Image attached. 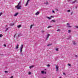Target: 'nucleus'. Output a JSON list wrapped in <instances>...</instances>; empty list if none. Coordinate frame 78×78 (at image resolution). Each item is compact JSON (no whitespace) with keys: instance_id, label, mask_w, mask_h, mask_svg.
Instances as JSON below:
<instances>
[{"instance_id":"nucleus-1","label":"nucleus","mask_w":78,"mask_h":78,"mask_svg":"<svg viewBox=\"0 0 78 78\" xmlns=\"http://www.w3.org/2000/svg\"><path fill=\"white\" fill-rule=\"evenodd\" d=\"M21 4V2H20L18 3V5L17 6H15V8H17V9H21L22 8V6L20 5Z\"/></svg>"},{"instance_id":"nucleus-2","label":"nucleus","mask_w":78,"mask_h":78,"mask_svg":"<svg viewBox=\"0 0 78 78\" xmlns=\"http://www.w3.org/2000/svg\"><path fill=\"white\" fill-rule=\"evenodd\" d=\"M23 45L21 44L20 47V52H22V49L23 48Z\"/></svg>"},{"instance_id":"nucleus-3","label":"nucleus","mask_w":78,"mask_h":78,"mask_svg":"<svg viewBox=\"0 0 78 78\" xmlns=\"http://www.w3.org/2000/svg\"><path fill=\"white\" fill-rule=\"evenodd\" d=\"M55 69H56V72H58V70H59V66H58V65L56 66Z\"/></svg>"},{"instance_id":"nucleus-4","label":"nucleus","mask_w":78,"mask_h":78,"mask_svg":"<svg viewBox=\"0 0 78 78\" xmlns=\"http://www.w3.org/2000/svg\"><path fill=\"white\" fill-rule=\"evenodd\" d=\"M67 27H68L69 28H70V27H72V26H70V24H69V23H67Z\"/></svg>"},{"instance_id":"nucleus-5","label":"nucleus","mask_w":78,"mask_h":78,"mask_svg":"<svg viewBox=\"0 0 78 78\" xmlns=\"http://www.w3.org/2000/svg\"><path fill=\"white\" fill-rule=\"evenodd\" d=\"M40 13V12H39L38 11L36 13H35V15H36V16H38V15H39Z\"/></svg>"},{"instance_id":"nucleus-6","label":"nucleus","mask_w":78,"mask_h":78,"mask_svg":"<svg viewBox=\"0 0 78 78\" xmlns=\"http://www.w3.org/2000/svg\"><path fill=\"white\" fill-rule=\"evenodd\" d=\"M18 14H19V13L18 12L14 14V17H16V16H17V15H18Z\"/></svg>"},{"instance_id":"nucleus-7","label":"nucleus","mask_w":78,"mask_h":78,"mask_svg":"<svg viewBox=\"0 0 78 78\" xmlns=\"http://www.w3.org/2000/svg\"><path fill=\"white\" fill-rule=\"evenodd\" d=\"M41 73L42 74H46V72H44V71H41Z\"/></svg>"},{"instance_id":"nucleus-8","label":"nucleus","mask_w":78,"mask_h":78,"mask_svg":"<svg viewBox=\"0 0 78 78\" xmlns=\"http://www.w3.org/2000/svg\"><path fill=\"white\" fill-rule=\"evenodd\" d=\"M49 36H50V34H48L47 36V37H46V40H48V37H49Z\"/></svg>"},{"instance_id":"nucleus-9","label":"nucleus","mask_w":78,"mask_h":78,"mask_svg":"<svg viewBox=\"0 0 78 78\" xmlns=\"http://www.w3.org/2000/svg\"><path fill=\"white\" fill-rule=\"evenodd\" d=\"M34 67V65L30 66H29V68L30 69H32V68H33V67Z\"/></svg>"},{"instance_id":"nucleus-10","label":"nucleus","mask_w":78,"mask_h":78,"mask_svg":"<svg viewBox=\"0 0 78 78\" xmlns=\"http://www.w3.org/2000/svg\"><path fill=\"white\" fill-rule=\"evenodd\" d=\"M29 1H30V0H27V2L26 3V6H27V5H28V2H29Z\"/></svg>"},{"instance_id":"nucleus-11","label":"nucleus","mask_w":78,"mask_h":78,"mask_svg":"<svg viewBox=\"0 0 78 78\" xmlns=\"http://www.w3.org/2000/svg\"><path fill=\"white\" fill-rule=\"evenodd\" d=\"M48 2L47 1H46L44 2V4L45 5H48Z\"/></svg>"},{"instance_id":"nucleus-12","label":"nucleus","mask_w":78,"mask_h":78,"mask_svg":"<svg viewBox=\"0 0 78 78\" xmlns=\"http://www.w3.org/2000/svg\"><path fill=\"white\" fill-rule=\"evenodd\" d=\"M34 25H31L30 27V29H31V28H32V27H33Z\"/></svg>"},{"instance_id":"nucleus-13","label":"nucleus","mask_w":78,"mask_h":78,"mask_svg":"<svg viewBox=\"0 0 78 78\" xmlns=\"http://www.w3.org/2000/svg\"><path fill=\"white\" fill-rule=\"evenodd\" d=\"M19 48V44H17V45H16V49H17V48Z\"/></svg>"},{"instance_id":"nucleus-14","label":"nucleus","mask_w":78,"mask_h":78,"mask_svg":"<svg viewBox=\"0 0 78 78\" xmlns=\"http://www.w3.org/2000/svg\"><path fill=\"white\" fill-rule=\"evenodd\" d=\"M73 43L74 45H75V44H76V43H75V41H73Z\"/></svg>"},{"instance_id":"nucleus-15","label":"nucleus","mask_w":78,"mask_h":78,"mask_svg":"<svg viewBox=\"0 0 78 78\" xmlns=\"http://www.w3.org/2000/svg\"><path fill=\"white\" fill-rule=\"evenodd\" d=\"M76 0L75 1H73V2H72V4H74V3H75V2H76Z\"/></svg>"},{"instance_id":"nucleus-16","label":"nucleus","mask_w":78,"mask_h":78,"mask_svg":"<svg viewBox=\"0 0 78 78\" xmlns=\"http://www.w3.org/2000/svg\"><path fill=\"white\" fill-rule=\"evenodd\" d=\"M46 18H47V19H51V17H47Z\"/></svg>"},{"instance_id":"nucleus-17","label":"nucleus","mask_w":78,"mask_h":78,"mask_svg":"<svg viewBox=\"0 0 78 78\" xmlns=\"http://www.w3.org/2000/svg\"><path fill=\"white\" fill-rule=\"evenodd\" d=\"M14 25V23L10 24V26H13Z\"/></svg>"},{"instance_id":"nucleus-18","label":"nucleus","mask_w":78,"mask_h":78,"mask_svg":"<svg viewBox=\"0 0 78 78\" xmlns=\"http://www.w3.org/2000/svg\"><path fill=\"white\" fill-rule=\"evenodd\" d=\"M18 28H20L21 27V25H19L17 26Z\"/></svg>"},{"instance_id":"nucleus-19","label":"nucleus","mask_w":78,"mask_h":78,"mask_svg":"<svg viewBox=\"0 0 78 78\" xmlns=\"http://www.w3.org/2000/svg\"><path fill=\"white\" fill-rule=\"evenodd\" d=\"M3 14V13L1 12L0 13V17H1V16H2Z\"/></svg>"},{"instance_id":"nucleus-20","label":"nucleus","mask_w":78,"mask_h":78,"mask_svg":"<svg viewBox=\"0 0 78 78\" xmlns=\"http://www.w3.org/2000/svg\"><path fill=\"white\" fill-rule=\"evenodd\" d=\"M20 54H21L22 56H23V53L22 52H20Z\"/></svg>"},{"instance_id":"nucleus-21","label":"nucleus","mask_w":78,"mask_h":78,"mask_svg":"<svg viewBox=\"0 0 78 78\" xmlns=\"http://www.w3.org/2000/svg\"><path fill=\"white\" fill-rule=\"evenodd\" d=\"M52 13H54V14L55 13V11L54 10H52Z\"/></svg>"},{"instance_id":"nucleus-22","label":"nucleus","mask_w":78,"mask_h":78,"mask_svg":"<svg viewBox=\"0 0 78 78\" xmlns=\"http://www.w3.org/2000/svg\"><path fill=\"white\" fill-rule=\"evenodd\" d=\"M63 74L64 75H65V76H66V73H63Z\"/></svg>"},{"instance_id":"nucleus-23","label":"nucleus","mask_w":78,"mask_h":78,"mask_svg":"<svg viewBox=\"0 0 78 78\" xmlns=\"http://www.w3.org/2000/svg\"><path fill=\"white\" fill-rule=\"evenodd\" d=\"M71 32V30H68V33H70Z\"/></svg>"},{"instance_id":"nucleus-24","label":"nucleus","mask_w":78,"mask_h":78,"mask_svg":"<svg viewBox=\"0 0 78 78\" xmlns=\"http://www.w3.org/2000/svg\"><path fill=\"white\" fill-rule=\"evenodd\" d=\"M28 74L29 75H31V72H29Z\"/></svg>"},{"instance_id":"nucleus-25","label":"nucleus","mask_w":78,"mask_h":78,"mask_svg":"<svg viewBox=\"0 0 78 78\" xmlns=\"http://www.w3.org/2000/svg\"><path fill=\"white\" fill-rule=\"evenodd\" d=\"M55 22V21L54 20H52L51 21V22Z\"/></svg>"},{"instance_id":"nucleus-26","label":"nucleus","mask_w":78,"mask_h":78,"mask_svg":"<svg viewBox=\"0 0 78 78\" xmlns=\"http://www.w3.org/2000/svg\"><path fill=\"white\" fill-rule=\"evenodd\" d=\"M51 26H48V28H51Z\"/></svg>"},{"instance_id":"nucleus-27","label":"nucleus","mask_w":78,"mask_h":78,"mask_svg":"<svg viewBox=\"0 0 78 78\" xmlns=\"http://www.w3.org/2000/svg\"><path fill=\"white\" fill-rule=\"evenodd\" d=\"M68 65L69 66H70V67H71V65L70 64H68Z\"/></svg>"},{"instance_id":"nucleus-28","label":"nucleus","mask_w":78,"mask_h":78,"mask_svg":"<svg viewBox=\"0 0 78 78\" xmlns=\"http://www.w3.org/2000/svg\"><path fill=\"white\" fill-rule=\"evenodd\" d=\"M44 32H45V31H44V30L41 31V33H44Z\"/></svg>"},{"instance_id":"nucleus-29","label":"nucleus","mask_w":78,"mask_h":78,"mask_svg":"<svg viewBox=\"0 0 78 78\" xmlns=\"http://www.w3.org/2000/svg\"><path fill=\"white\" fill-rule=\"evenodd\" d=\"M2 36H3V35H2V34H0V37H2Z\"/></svg>"},{"instance_id":"nucleus-30","label":"nucleus","mask_w":78,"mask_h":78,"mask_svg":"<svg viewBox=\"0 0 78 78\" xmlns=\"http://www.w3.org/2000/svg\"><path fill=\"white\" fill-rule=\"evenodd\" d=\"M54 17V16H51V18H53Z\"/></svg>"},{"instance_id":"nucleus-31","label":"nucleus","mask_w":78,"mask_h":78,"mask_svg":"<svg viewBox=\"0 0 78 78\" xmlns=\"http://www.w3.org/2000/svg\"><path fill=\"white\" fill-rule=\"evenodd\" d=\"M9 28H6V30H5V31H8V30Z\"/></svg>"},{"instance_id":"nucleus-32","label":"nucleus","mask_w":78,"mask_h":78,"mask_svg":"<svg viewBox=\"0 0 78 78\" xmlns=\"http://www.w3.org/2000/svg\"><path fill=\"white\" fill-rule=\"evenodd\" d=\"M73 12H71V15H72V14H73Z\"/></svg>"},{"instance_id":"nucleus-33","label":"nucleus","mask_w":78,"mask_h":78,"mask_svg":"<svg viewBox=\"0 0 78 78\" xmlns=\"http://www.w3.org/2000/svg\"><path fill=\"white\" fill-rule=\"evenodd\" d=\"M55 50L56 51H58V48H56Z\"/></svg>"},{"instance_id":"nucleus-34","label":"nucleus","mask_w":78,"mask_h":78,"mask_svg":"<svg viewBox=\"0 0 78 78\" xmlns=\"http://www.w3.org/2000/svg\"><path fill=\"white\" fill-rule=\"evenodd\" d=\"M57 31H60V30L59 29H58L57 30Z\"/></svg>"},{"instance_id":"nucleus-35","label":"nucleus","mask_w":78,"mask_h":78,"mask_svg":"<svg viewBox=\"0 0 78 78\" xmlns=\"http://www.w3.org/2000/svg\"><path fill=\"white\" fill-rule=\"evenodd\" d=\"M16 34H15L14 35V37L15 38V37H16Z\"/></svg>"},{"instance_id":"nucleus-36","label":"nucleus","mask_w":78,"mask_h":78,"mask_svg":"<svg viewBox=\"0 0 78 78\" xmlns=\"http://www.w3.org/2000/svg\"><path fill=\"white\" fill-rule=\"evenodd\" d=\"M50 65L49 64H48L47 65V66L48 67H50Z\"/></svg>"},{"instance_id":"nucleus-37","label":"nucleus","mask_w":78,"mask_h":78,"mask_svg":"<svg viewBox=\"0 0 78 78\" xmlns=\"http://www.w3.org/2000/svg\"><path fill=\"white\" fill-rule=\"evenodd\" d=\"M5 73H8V71H5Z\"/></svg>"},{"instance_id":"nucleus-38","label":"nucleus","mask_w":78,"mask_h":78,"mask_svg":"<svg viewBox=\"0 0 78 78\" xmlns=\"http://www.w3.org/2000/svg\"><path fill=\"white\" fill-rule=\"evenodd\" d=\"M75 57H76V58H77V57H78V55H75Z\"/></svg>"},{"instance_id":"nucleus-39","label":"nucleus","mask_w":78,"mask_h":78,"mask_svg":"<svg viewBox=\"0 0 78 78\" xmlns=\"http://www.w3.org/2000/svg\"><path fill=\"white\" fill-rule=\"evenodd\" d=\"M50 45H51V44H48V45H47V46H50Z\"/></svg>"},{"instance_id":"nucleus-40","label":"nucleus","mask_w":78,"mask_h":78,"mask_svg":"<svg viewBox=\"0 0 78 78\" xmlns=\"http://www.w3.org/2000/svg\"><path fill=\"white\" fill-rule=\"evenodd\" d=\"M67 12H70V10H67Z\"/></svg>"},{"instance_id":"nucleus-41","label":"nucleus","mask_w":78,"mask_h":78,"mask_svg":"<svg viewBox=\"0 0 78 78\" xmlns=\"http://www.w3.org/2000/svg\"><path fill=\"white\" fill-rule=\"evenodd\" d=\"M76 28H78V26H76L75 27Z\"/></svg>"},{"instance_id":"nucleus-42","label":"nucleus","mask_w":78,"mask_h":78,"mask_svg":"<svg viewBox=\"0 0 78 78\" xmlns=\"http://www.w3.org/2000/svg\"><path fill=\"white\" fill-rule=\"evenodd\" d=\"M13 78V76H12L10 77V78Z\"/></svg>"},{"instance_id":"nucleus-43","label":"nucleus","mask_w":78,"mask_h":78,"mask_svg":"<svg viewBox=\"0 0 78 78\" xmlns=\"http://www.w3.org/2000/svg\"><path fill=\"white\" fill-rule=\"evenodd\" d=\"M4 47H6V45L5 44L4 45Z\"/></svg>"},{"instance_id":"nucleus-44","label":"nucleus","mask_w":78,"mask_h":78,"mask_svg":"<svg viewBox=\"0 0 78 78\" xmlns=\"http://www.w3.org/2000/svg\"><path fill=\"white\" fill-rule=\"evenodd\" d=\"M62 77H60L59 78H62Z\"/></svg>"},{"instance_id":"nucleus-45","label":"nucleus","mask_w":78,"mask_h":78,"mask_svg":"<svg viewBox=\"0 0 78 78\" xmlns=\"http://www.w3.org/2000/svg\"><path fill=\"white\" fill-rule=\"evenodd\" d=\"M57 11H58V9H57Z\"/></svg>"}]
</instances>
